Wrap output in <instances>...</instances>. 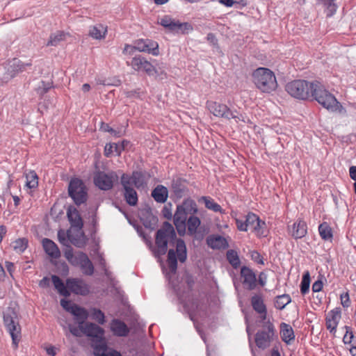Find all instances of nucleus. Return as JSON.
Listing matches in <instances>:
<instances>
[{
  "instance_id": "1",
  "label": "nucleus",
  "mask_w": 356,
  "mask_h": 356,
  "mask_svg": "<svg viewBox=\"0 0 356 356\" xmlns=\"http://www.w3.org/2000/svg\"><path fill=\"white\" fill-rule=\"evenodd\" d=\"M176 241V250L170 249L168 252L167 262L170 272L167 274L168 279L170 274L175 275L177 269V259L181 263L187 259V250L185 242L181 238H177L173 226L168 222H164L161 229H158L155 236L156 248L153 250L155 257L160 258L168 251V241Z\"/></svg>"
},
{
  "instance_id": "2",
  "label": "nucleus",
  "mask_w": 356,
  "mask_h": 356,
  "mask_svg": "<svg viewBox=\"0 0 356 356\" xmlns=\"http://www.w3.org/2000/svg\"><path fill=\"white\" fill-rule=\"evenodd\" d=\"M197 212V204L191 199L184 200L181 204L177 207L173 220L177 231L180 236H184L186 234V221L188 217L195 215Z\"/></svg>"
},
{
  "instance_id": "3",
  "label": "nucleus",
  "mask_w": 356,
  "mask_h": 356,
  "mask_svg": "<svg viewBox=\"0 0 356 356\" xmlns=\"http://www.w3.org/2000/svg\"><path fill=\"white\" fill-rule=\"evenodd\" d=\"M252 79L256 87L263 92L270 93L277 87L273 72L266 67H259L254 70Z\"/></svg>"
},
{
  "instance_id": "4",
  "label": "nucleus",
  "mask_w": 356,
  "mask_h": 356,
  "mask_svg": "<svg viewBox=\"0 0 356 356\" xmlns=\"http://www.w3.org/2000/svg\"><path fill=\"white\" fill-rule=\"evenodd\" d=\"M312 97L325 108L332 112L339 111L341 113L343 109V106L335 97L325 89L324 86L319 81H316V86L313 89Z\"/></svg>"
},
{
  "instance_id": "5",
  "label": "nucleus",
  "mask_w": 356,
  "mask_h": 356,
  "mask_svg": "<svg viewBox=\"0 0 356 356\" xmlns=\"http://www.w3.org/2000/svg\"><path fill=\"white\" fill-rule=\"evenodd\" d=\"M3 323L11 336L14 349H17L21 339V326L18 314L13 307H8L3 313Z\"/></svg>"
},
{
  "instance_id": "6",
  "label": "nucleus",
  "mask_w": 356,
  "mask_h": 356,
  "mask_svg": "<svg viewBox=\"0 0 356 356\" xmlns=\"http://www.w3.org/2000/svg\"><path fill=\"white\" fill-rule=\"evenodd\" d=\"M315 86L316 81L309 82L298 79L289 82L285 86V90L291 97L305 100L312 97L313 89Z\"/></svg>"
},
{
  "instance_id": "7",
  "label": "nucleus",
  "mask_w": 356,
  "mask_h": 356,
  "mask_svg": "<svg viewBox=\"0 0 356 356\" xmlns=\"http://www.w3.org/2000/svg\"><path fill=\"white\" fill-rule=\"evenodd\" d=\"M275 329L273 324L268 320L262 325V329L257 331L255 334L254 341L256 346L262 350L270 346V343L273 340Z\"/></svg>"
},
{
  "instance_id": "8",
  "label": "nucleus",
  "mask_w": 356,
  "mask_h": 356,
  "mask_svg": "<svg viewBox=\"0 0 356 356\" xmlns=\"http://www.w3.org/2000/svg\"><path fill=\"white\" fill-rule=\"evenodd\" d=\"M69 196L79 206L87 200V188L83 181L78 178L71 179L68 186Z\"/></svg>"
},
{
  "instance_id": "9",
  "label": "nucleus",
  "mask_w": 356,
  "mask_h": 356,
  "mask_svg": "<svg viewBox=\"0 0 356 356\" xmlns=\"http://www.w3.org/2000/svg\"><path fill=\"white\" fill-rule=\"evenodd\" d=\"M207 106L209 111L216 117L224 118L227 120L234 119L236 122L238 121L245 122L242 115H236L235 113H237V111H231L225 104L216 102H208Z\"/></svg>"
},
{
  "instance_id": "10",
  "label": "nucleus",
  "mask_w": 356,
  "mask_h": 356,
  "mask_svg": "<svg viewBox=\"0 0 356 356\" xmlns=\"http://www.w3.org/2000/svg\"><path fill=\"white\" fill-rule=\"evenodd\" d=\"M159 24L169 31L178 34H186L193 30V27L189 23L180 22L168 15L162 17Z\"/></svg>"
},
{
  "instance_id": "11",
  "label": "nucleus",
  "mask_w": 356,
  "mask_h": 356,
  "mask_svg": "<svg viewBox=\"0 0 356 356\" xmlns=\"http://www.w3.org/2000/svg\"><path fill=\"white\" fill-rule=\"evenodd\" d=\"M80 329L81 330V332L86 336L93 337L96 339L97 341L100 343V344L95 347V349H104L105 345L102 343L104 334V330L103 328L96 325L95 323H86Z\"/></svg>"
},
{
  "instance_id": "12",
  "label": "nucleus",
  "mask_w": 356,
  "mask_h": 356,
  "mask_svg": "<svg viewBox=\"0 0 356 356\" xmlns=\"http://www.w3.org/2000/svg\"><path fill=\"white\" fill-rule=\"evenodd\" d=\"M117 179L118 175L114 172H98L94 177V183L101 190L108 191L113 188V183Z\"/></svg>"
},
{
  "instance_id": "13",
  "label": "nucleus",
  "mask_w": 356,
  "mask_h": 356,
  "mask_svg": "<svg viewBox=\"0 0 356 356\" xmlns=\"http://www.w3.org/2000/svg\"><path fill=\"white\" fill-rule=\"evenodd\" d=\"M67 287L70 293L76 295L87 296L90 293V286L81 278H67L66 280Z\"/></svg>"
},
{
  "instance_id": "14",
  "label": "nucleus",
  "mask_w": 356,
  "mask_h": 356,
  "mask_svg": "<svg viewBox=\"0 0 356 356\" xmlns=\"http://www.w3.org/2000/svg\"><path fill=\"white\" fill-rule=\"evenodd\" d=\"M131 67L136 71H143L149 76H153L154 72L157 73V70L149 61L141 56L134 57L131 62Z\"/></svg>"
},
{
  "instance_id": "15",
  "label": "nucleus",
  "mask_w": 356,
  "mask_h": 356,
  "mask_svg": "<svg viewBox=\"0 0 356 356\" xmlns=\"http://www.w3.org/2000/svg\"><path fill=\"white\" fill-rule=\"evenodd\" d=\"M31 63H23L17 58H14L10 61L7 67V76L4 79L8 81L9 79L14 78L19 72H22L26 70V66H31Z\"/></svg>"
},
{
  "instance_id": "16",
  "label": "nucleus",
  "mask_w": 356,
  "mask_h": 356,
  "mask_svg": "<svg viewBox=\"0 0 356 356\" xmlns=\"http://www.w3.org/2000/svg\"><path fill=\"white\" fill-rule=\"evenodd\" d=\"M241 275L243 278V284L248 290H253L257 286L256 275L252 269L247 266H243L241 269Z\"/></svg>"
},
{
  "instance_id": "17",
  "label": "nucleus",
  "mask_w": 356,
  "mask_h": 356,
  "mask_svg": "<svg viewBox=\"0 0 356 356\" xmlns=\"http://www.w3.org/2000/svg\"><path fill=\"white\" fill-rule=\"evenodd\" d=\"M188 182L186 179L177 177L172 181L171 187L175 195L181 198L184 196L188 191Z\"/></svg>"
},
{
  "instance_id": "18",
  "label": "nucleus",
  "mask_w": 356,
  "mask_h": 356,
  "mask_svg": "<svg viewBox=\"0 0 356 356\" xmlns=\"http://www.w3.org/2000/svg\"><path fill=\"white\" fill-rule=\"evenodd\" d=\"M207 244L213 250L226 249L229 246L225 238L215 234L210 235L207 238Z\"/></svg>"
},
{
  "instance_id": "19",
  "label": "nucleus",
  "mask_w": 356,
  "mask_h": 356,
  "mask_svg": "<svg viewBox=\"0 0 356 356\" xmlns=\"http://www.w3.org/2000/svg\"><path fill=\"white\" fill-rule=\"evenodd\" d=\"M67 216L72 227L81 229L83 223L79 211L73 206H70L67 211Z\"/></svg>"
},
{
  "instance_id": "20",
  "label": "nucleus",
  "mask_w": 356,
  "mask_h": 356,
  "mask_svg": "<svg viewBox=\"0 0 356 356\" xmlns=\"http://www.w3.org/2000/svg\"><path fill=\"white\" fill-rule=\"evenodd\" d=\"M111 330L117 337H126L129 333V328L121 320L114 318L111 323Z\"/></svg>"
},
{
  "instance_id": "21",
  "label": "nucleus",
  "mask_w": 356,
  "mask_h": 356,
  "mask_svg": "<svg viewBox=\"0 0 356 356\" xmlns=\"http://www.w3.org/2000/svg\"><path fill=\"white\" fill-rule=\"evenodd\" d=\"M307 232V227L306 222L302 220H298L293 223L292 228L289 229V233L295 238H303Z\"/></svg>"
},
{
  "instance_id": "22",
  "label": "nucleus",
  "mask_w": 356,
  "mask_h": 356,
  "mask_svg": "<svg viewBox=\"0 0 356 356\" xmlns=\"http://www.w3.org/2000/svg\"><path fill=\"white\" fill-rule=\"evenodd\" d=\"M42 246L45 252L51 258L58 259L60 257V252L57 245L49 238L42 240Z\"/></svg>"
},
{
  "instance_id": "23",
  "label": "nucleus",
  "mask_w": 356,
  "mask_h": 356,
  "mask_svg": "<svg viewBox=\"0 0 356 356\" xmlns=\"http://www.w3.org/2000/svg\"><path fill=\"white\" fill-rule=\"evenodd\" d=\"M71 314L75 316L76 321L79 324V328H81L84 322L88 317V312L87 310L76 304H74V309L71 308Z\"/></svg>"
},
{
  "instance_id": "24",
  "label": "nucleus",
  "mask_w": 356,
  "mask_h": 356,
  "mask_svg": "<svg viewBox=\"0 0 356 356\" xmlns=\"http://www.w3.org/2000/svg\"><path fill=\"white\" fill-rule=\"evenodd\" d=\"M152 196L156 202L164 203L168 197V188L163 185H158L152 191Z\"/></svg>"
},
{
  "instance_id": "25",
  "label": "nucleus",
  "mask_w": 356,
  "mask_h": 356,
  "mask_svg": "<svg viewBox=\"0 0 356 356\" xmlns=\"http://www.w3.org/2000/svg\"><path fill=\"white\" fill-rule=\"evenodd\" d=\"M65 257L74 266H80L84 261L88 259V255L83 252H77L73 254L71 250L65 252Z\"/></svg>"
},
{
  "instance_id": "26",
  "label": "nucleus",
  "mask_w": 356,
  "mask_h": 356,
  "mask_svg": "<svg viewBox=\"0 0 356 356\" xmlns=\"http://www.w3.org/2000/svg\"><path fill=\"white\" fill-rule=\"evenodd\" d=\"M107 33V27L101 24H98L90 27L88 35L96 40L105 38Z\"/></svg>"
},
{
  "instance_id": "27",
  "label": "nucleus",
  "mask_w": 356,
  "mask_h": 356,
  "mask_svg": "<svg viewBox=\"0 0 356 356\" xmlns=\"http://www.w3.org/2000/svg\"><path fill=\"white\" fill-rule=\"evenodd\" d=\"M51 280L55 289L58 291L60 295L65 297H69L70 296L67 284L65 285L62 280L58 276L55 275H52Z\"/></svg>"
},
{
  "instance_id": "28",
  "label": "nucleus",
  "mask_w": 356,
  "mask_h": 356,
  "mask_svg": "<svg viewBox=\"0 0 356 356\" xmlns=\"http://www.w3.org/2000/svg\"><path fill=\"white\" fill-rule=\"evenodd\" d=\"M280 334L282 340L286 343L295 339L293 330L289 325L282 323L280 325Z\"/></svg>"
},
{
  "instance_id": "29",
  "label": "nucleus",
  "mask_w": 356,
  "mask_h": 356,
  "mask_svg": "<svg viewBox=\"0 0 356 356\" xmlns=\"http://www.w3.org/2000/svg\"><path fill=\"white\" fill-rule=\"evenodd\" d=\"M200 223L201 221L198 217L195 216V215L190 216L186 221L188 234L190 236L195 235Z\"/></svg>"
},
{
  "instance_id": "30",
  "label": "nucleus",
  "mask_w": 356,
  "mask_h": 356,
  "mask_svg": "<svg viewBox=\"0 0 356 356\" xmlns=\"http://www.w3.org/2000/svg\"><path fill=\"white\" fill-rule=\"evenodd\" d=\"M123 196L126 202L129 205L134 207L137 205L138 197L136 191L134 188L123 191Z\"/></svg>"
},
{
  "instance_id": "31",
  "label": "nucleus",
  "mask_w": 356,
  "mask_h": 356,
  "mask_svg": "<svg viewBox=\"0 0 356 356\" xmlns=\"http://www.w3.org/2000/svg\"><path fill=\"white\" fill-rule=\"evenodd\" d=\"M251 305L253 309L257 313H265L266 307L264 303L262 297L259 295H254L251 298Z\"/></svg>"
},
{
  "instance_id": "32",
  "label": "nucleus",
  "mask_w": 356,
  "mask_h": 356,
  "mask_svg": "<svg viewBox=\"0 0 356 356\" xmlns=\"http://www.w3.org/2000/svg\"><path fill=\"white\" fill-rule=\"evenodd\" d=\"M252 230L259 237H265L267 236L266 222L260 219L258 220L256 225L252 227Z\"/></svg>"
},
{
  "instance_id": "33",
  "label": "nucleus",
  "mask_w": 356,
  "mask_h": 356,
  "mask_svg": "<svg viewBox=\"0 0 356 356\" xmlns=\"http://www.w3.org/2000/svg\"><path fill=\"white\" fill-rule=\"evenodd\" d=\"M291 301V297L288 294L277 296L275 301V307L278 309H283Z\"/></svg>"
},
{
  "instance_id": "34",
  "label": "nucleus",
  "mask_w": 356,
  "mask_h": 356,
  "mask_svg": "<svg viewBox=\"0 0 356 356\" xmlns=\"http://www.w3.org/2000/svg\"><path fill=\"white\" fill-rule=\"evenodd\" d=\"M132 179L134 180V185L140 188L143 187L145 184V175L140 171H134L131 174Z\"/></svg>"
},
{
  "instance_id": "35",
  "label": "nucleus",
  "mask_w": 356,
  "mask_h": 356,
  "mask_svg": "<svg viewBox=\"0 0 356 356\" xmlns=\"http://www.w3.org/2000/svg\"><path fill=\"white\" fill-rule=\"evenodd\" d=\"M26 186L29 188H35L38 185V177L35 171H30L26 175Z\"/></svg>"
},
{
  "instance_id": "36",
  "label": "nucleus",
  "mask_w": 356,
  "mask_h": 356,
  "mask_svg": "<svg viewBox=\"0 0 356 356\" xmlns=\"http://www.w3.org/2000/svg\"><path fill=\"white\" fill-rule=\"evenodd\" d=\"M318 231L320 236L324 240H328L332 237V229L326 222L319 225Z\"/></svg>"
},
{
  "instance_id": "37",
  "label": "nucleus",
  "mask_w": 356,
  "mask_h": 356,
  "mask_svg": "<svg viewBox=\"0 0 356 356\" xmlns=\"http://www.w3.org/2000/svg\"><path fill=\"white\" fill-rule=\"evenodd\" d=\"M65 34L63 32L58 31L50 35L49 40L47 43V46H57L61 41L64 40Z\"/></svg>"
},
{
  "instance_id": "38",
  "label": "nucleus",
  "mask_w": 356,
  "mask_h": 356,
  "mask_svg": "<svg viewBox=\"0 0 356 356\" xmlns=\"http://www.w3.org/2000/svg\"><path fill=\"white\" fill-rule=\"evenodd\" d=\"M227 259L229 263L234 267L237 268L240 264V259L236 251L229 250L226 254Z\"/></svg>"
},
{
  "instance_id": "39",
  "label": "nucleus",
  "mask_w": 356,
  "mask_h": 356,
  "mask_svg": "<svg viewBox=\"0 0 356 356\" xmlns=\"http://www.w3.org/2000/svg\"><path fill=\"white\" fill-rule=\"evenodd\" d=\"M28 246V240L26 238H21L13 243V249L18 253L23 252Z\"/></svg>"
},
{
  "instance_id": "40",
  "label": "nucleus",
  "mask_w": 356,
  "mask_h": 356,
  "mask_svg": "<svg viewBox=\"0 0 356 356\" xmlns=\"http://www.w3.org/2000/svg\"><path fill=\"white\" fill-rule=\"evenodd\" d=\"M204 202L205 207L208 209L212 210L214 212L222 213V208L220 204L215 202L213 200L208 197H202Z\"/></svg>"
},
{
  "instance_id": "41",
  "label": "nucleus",
  "mask_w": 356,
  "mask_h": 356,
  "mask_svg": "<svg viewBox=\"0 0 356 356\" xmlns=\"http://www.w3.org/2000/svg\"><path fill=\"white\" fill-rule=\"evenodd\" d=\"M82 273L86 275H92L94 273V266L90 259H87L80 266Z\"/></svg>"
},
{
  "instance_id": "42",
  "label": "nucleus",
  "mask_w": 356,
  "mask_h": 356,
  "mask_svg": "<svg viewBox=\"0 0 356 356\" xmlns=\"http://www.w3.org/2000/svg\"><path fill=\"white\" fill-rule=\"evenodd\" d=\"M92 318L98 322L99 324L103 325L105 323V316L104 312L99 309H91Z\"/></svg>"
},
{
  "instance_id": "43",
  "label": "nucleus",
  "mask_w": 356,
  "mask_h": 356,
  "mask_svg": "<svg viewBox=\"0 0 356 356\" xmlns=\"http://www.w3.org/2000/svg\"><path fill=\"white\" fill-rule=\"evenodd\" d=\"M121 185L122 186L123 191H126L127 189L134 188L132 186L134 185V180L132 179L131 175H129L127 174H122L120 180Z\"/></svg>"
},
{
  "instance_id": "44",
  "label": "nucleus",
  "mask_w": 356,
  "mask_h": 356,
  "mask_svg": "<svg viewBox=\"0 0 356 356\" xmlns=\"http://www.w3.org/2000/svg\"><path fill=\"white\" fill-rule=\"evenodd\" d=\"M310 284V275L309 272H306L302 277L300 284V291L302 294H305L309 291Z\"/></svg>"
},
{
  "instance_id": "45",
  "label": "nucleus",
  "mask_w": 356,
  "mask_h": 356,
  "mask_svg": "<svg viewBox=\"0 0 356 356\" xmlns=\"http://www.w3.org/2000/svg\"><path fill=\"white\" fill-rule=\"evenodd\" d=\"M259 218L253 213H248L245 217V224L247 225V230L252 229L256 225Z\"/></svg>"
},
{
  "instance_id": "46",
  "label": "nucleus",
  "mask_w": 356,
  "mask_h": 356,
  "mask_svg": "<svg viewBox=\"0 0 356 356\" xmlns=\"http://www.w3.org/2000/svg\"><path fill=\"white\" fill-rule=\"evenodd\" d=\"M53 87V82H47L42 81L41 86L38 87L37 89V92L40 96H43L45 93H47L50 88Z\"/></svg>"
},
{
  "instance_id": "47",
  "label": "nucleus",
  "mask_w": 356,
  "mask_h": 356,
  "mask_svg": "<svg viewBox=\"0 0 356 356\" xmlns=\"http://www.w3.org/2000/svg\"><path fill=\"white\" fill-rule=\"evenodd\" d=\"M326 318L338 323L339 321L341 318V309L335 308L332 309V311H330Z\"/></svg>"
},
{
  "instance_id": "48",
  "label": "nucleus",
  "mask_w": 356,
  "mask_h": 356,
  "mask_svg": "<svg viewBox=\"0 0 356 356\" xmlns=\"http://www.w3.org/2000/svg\"><path fill=\"white\" fill-rule=\"evenodd\" d=\"M346 330V334L343 336V341L346 344L353 343L354 334L351 328L348 326H345Z\"/></svg>"
},
{
  "instance_id": "49",
  "label": "nucleus",
  "mask_w": 356,
  "mask_h": 356,
  "mask_svg": "<svg viewBox=\"0 0 356 356\" xmlns=\"http://www.w3.org/2000/svg\"><path fill=\"white\" fill-rule=\"evenodd\" d=\"M147 42H149V40H138L136 42V45L134 46V49H136L139 51H149V49H147Z\"/></svg>"
},
{
  "instance_id": "50",
  "label": "nucleus",
  "mask_w": 356,
  "mask_h": 356,
  "mask_svg": "<svg viewBox=\"0 0 356 356\" xmlns=\"http://www.w3.org/2000/svg\"><path fill=\"white\" fill-rule=\"evenodd\" d=\"M147 49H149V51H145V52H148L152 54L154 56H157L159 54V45L156 42H154L152 40H149L147 42Z\"/></svg>"
},
{
  "instance_id": "51",
  "label": "nucleus",
  "mask_w": 356,
  "mask_h": 356,
  "mask_svg": "<svg viewBox=\"0 0 356 356\" xmlns=\"http://www.w3.org/2000/svg\"><path fill=\"white\" fill-rule=\"evenodd\" d=\"M162 215L163 217L168 220H171L172 218V204L168 203V204H165L162 211H161Z\"/></svg>"
},
{
  "instance_id": "52",
  "label": "nucleus",
  "mask_w": 356,
  "mask_h": 356,
  "mask_svg": "<svg viewBox=\"0 0 356 356\" xmlns=\"http://www.w3.org/2000/svg\"><path fill=\"white\" fill-rule=\"evenodd\" d=\"M100 129L104 132H109L114 136H120L119 132H117L106 123L102 122Z\"/></svg>"
},
{
  "instance_id": "53",
  "label": "nucleus",
  "mask_w": 356,
  "mask_h": 356,
  "mask_svg": "<svg viewBox=\"0 0 356 356\" xmlns=\"http://www.w3.org/2000/svg\"><path fill=\"white\" fill-rule=\"evenodd\" d=\"M74 303H72L70 300L65 299L60 300V305L65 310L70 313H71V308L74 309Z\"/></svg>"
},
{
  "instance_id": "54",
  "label": "nucleus",
  "mask_w": 356,
  "mask_h": 356,
  "mask_svg": "<svg viewBox=\"0 0 356 356\" xmlns=\"http://www.w3.org/2000/svg\"><path fill=\"white\" fill-rule=\"evenodd\" d=\"M341 302L343 307H348L350 305L349 295L348 293H342L340 296Z\"/></svg>"
},
{
  "instance_id": "55",
  "label": "nucleus",
  "mask_w": 356,
  "mask_h": 356,
  "mask_svg": "<svg viewBox=\"0 0 356 356\" xmlns=\"http://www.w3.org/2000/svg\"><path fill=\"white\" fill-rule=\"evenodd\" d=\"M251 258L258 264H264L262 256L257 251H252L251 252Z\"/></svg>"
},
{
  "instance_id": "56",
  "label": "nucleus",
  "mask_w": 356,
  "mask_h": 356,
  "mask_svg": "<svg viewBox=\"0 0 356 356\" xmlns=\"http://www.w3.org/2000/svg\"><path fill=\"white\" fill-rule=\"evenodd\" d=\"M185 282L189 290H192L195 284L193 276L190 274H186L185 277Z\"/></svg>"
},
{
  "instance_id": "57",
  "label": "nucleus",
  "mask_w": 356,
  "mask_h": 356,
  "mask_svg": "<svg viewBox=\"0 0 356 356\" xmlns=\"http://www.w3.org/2000/svg\"><path fill=\"white\" fill-rule=\"evenodd\" d=\"M338 323L330 321L327 318H326V327L327 330H330V331L332 332L333 331H336V327L337 326Z\"/></svg>"
},
{
  "instance_id": "58",
  "label": "nucleus",
  "mask_w": 356,
  "mask_h": 356,
  "mask_svg": "<svg viewBox=\"0 0 356 356\" xmlns=\"http://www.w3.org/2000/svg\"><path fill=\"white\" fill-rule=\"evenodd\" d=\"M322 288H323V282L320 280L316 281L312 285V291L314 292H319L321 291Z\"/></svg>"
},
{
  "instance_id": "59",
  "label": "nucleus",
  "mask_w": 356,
  "mask_h": 356,
  "mask_svg": "<svg viewBox=\"0 0 356 356\" xmlns=\"http://www.w3.org/2000/svg\"><path fill=\"white\" fill-rule=\"evenodd\" d=\"M69 330L70 332L75 337H80L81 336V330L79 328V326L78 327L72 326L71 325H69Z\"/></svg>"
},
{
  "instance_id": "60",
  "label": "nucleus",
  "mask_w": 356,
  "mask_h": 356,
  "mask_svg": "<svg viewBox=\"0 0 356 356\" xmlns=\"http://www.w3.org/2000/svg\"><path fill=\"white\" fill-rule=\"evenodd\" d=\"M236 223L237 228L240 231H243V232L247 231V225L245 224V220L243 222L242 220L236 219Z\"/></svg>"
},
{
  "instance_id": "61",
  "label": "nucleus",
  "mask_w": 356,
  "mask_h": 356,
  "mask_svg": "<svg viewBox=\"0 0 356 356\" xmlns=\"http://www.w3.org/2000/svg\"><path fill=\"white\" fill-rule=\"evenodd\" d=\"M207 40L211 42L213 45H217L218 44V40L215 36V35L212 33H209L207 34Z\"/></svg>"
},
{
  "instance_id": "62",
  "label": "nucleus",
  "mask_w": 356,
  "mask_h": 356,
  "mask_svg": "<svg viewBox=\"0 0 356 356\" xmlns=\"http://www.w3.org/2000/svg\"><path fill=\"white\" fill-rule=\"evenodd\" d=\"M50 281L47 277H43L39 282V286L42 288H45L49 286Z\"/></svg>"
},
{
  "instance_id": "63",
  "label": "nucleus",
  "mask_w": 356,
  "mask_h": 356,
  "mask_svg": "<svg viewBox=\"0 0 356 356\" xmlns=\"http://www.w3.org/2000/svg\"><path fill=\"white\" fill-rule=\"evenodd\" d=\"M99 356H122V355L120 354V352L113 350L111 351H109L108 353H103Z\"/></svg>"
},
{
  "instance_id": "64",
  "label": "nucleus",
  "mask_w": 356,
  "mask_h": 356,
  "mask_svg": "<svg viewBox=\"0 0 356 356\" xmlns=\"http://www.w3.org/2000/svg\"><path fill=\"white\" fill-rule=\"evenodd\" d=\"M350 177L352 179L356 181V166H351L349 168Z\"/></svg>"
}]
</instances>
